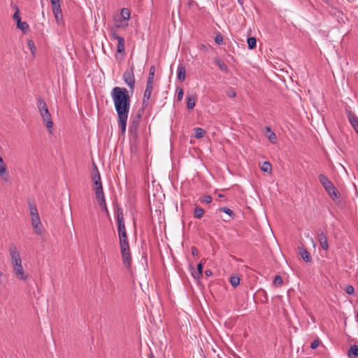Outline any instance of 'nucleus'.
<instances>
[{
    "label": "nucleus",
    "instance_id": "f257e3e1",
    "mask_svg": "<svg viewBox=\"0 0 358 358\" xmlns=\"http://www.w3.org/2000/svg\"><path fill=\"white\" fill-rule=\"evenodd\" d=\"M110 95L117 112L121 135H124L131 102L129 91L125 87H115L112 90Z\"/></svg>",
    "mask_w": 358,
    "mask_h": 358
},
{
    "label": "nucleus",
    "instance_id": "f03ea898",
    "mask_svg": "<svg viewBox=\"0 0 358 358\" xmlns=\"http://www.w3.org/2000/svg\"><path fill=\"white\" fill-rule=\"evenodd\" d=\"M37 108L41 114V116L42 117L43 121L45 122L46 127L50 131L53 127L51 115L49 112L46 103L41 97L37 98Z\"/></svg>",
    "mask_w": 358,
    "mask_h": 358
},
{
    "label": "nucleus",
    "instance_id": "7ed1b4c3",
    "mask_svg": "<svg viewBox=\"0 0 358 358\" xmlns=\"http://www.w3.org/2000/svg\"><path fill=\"white\" fill-rule=\"evenodd\" d=\"M318 179L327 192L333 200L338 199L341 194L332 182L324 174H320Z\"/></svg>",
    "mask_w": 358,
    "mask_h": 358
},
{
    "label": "nucleus",
    "instance_id": "20e7f679",
    "mask_svg": "<svg viewBox=\"0 0 358 358\" xmlns=\"http://www.w3.org/2000/svg\"><path fill=\"white\" fill-rule=\"evenodd\" d=\"M141 119V113H137L134 117L131 118L129 126V136L131 142L136 143L138 141V128Z\"/></svg>",
    "mask_w": 358,
    "mask_h": 358
},
{
    "label": "nucleus",
    "instance_id": "39448f33",
    "mask_svg": "<svg viewBox=\"0 0 358 358\" xmlns=\"http://www.w3.org/2000/svg\"><path fill=\"white\" fill-rule=\"evenodd\" d=\"M120 245L122 262L127 268H129L131 264V257L129 241H125L124 239L123 241H120Z\"/></svg>",
    "mask_w": 358,
    "mask_h": 358
},
{
    "label": "nucleus",
    "instance_id": "423d86ee",
    "mask_svg": "<svg viewBox=\"0 0 358 358\" xmlns=\"http://www.w3.org/2000/svg\"><path fill=\"white\" fill-rule=\"evenodd\" d=\"M122 78L124 82L128 85L130 92L133 93L136 83L134 66H132L130 69L124 71Z\"/></svg>",
    "mask_w": 358,
    "mask_h": 358
},
{
    "label": "nucleus",
    "instance_id": "0eeeda50",
    "mask_svg": "<svg viewBox=\"0 0 358 358\" xmlns=\"http://www.w3.org/2000/svg\"><path fill=\"white\" fill-rule=\"evenodd\" d=\"M9 254L10 256L12 266H16L22 264V259L17 246L12 243L9 245Z\"/></svg>",
    "mask_w": 358,
    "mask_h": 358
},
{
    "label": "nucleus",
    "instance_id": "6e6552de",
    "mask_svg": "<svg viewBox=\"0 0 358 358\" xmlns=\"http://www.w3.org/2000/svg\"><path fill=\"white\" fill-rule=\"evenodd\" d=\"M110 34L113 39L117 41V52L124 54L125 52L124 38L118 36L115 29H111Z\"/></svg>",
    "mask_w": 358,
    "mask_h": 358
},
{
    "label": "nucleus",
    "instance_id": "1a4fd4ad",
    "mask_svg": "<svg viewBox=\"0 0 358 358\" xmlns=\"http://www.w3.org/2000/svg\"><path fill=\"white\" fill-rule=\"evenodd\" d=\"M52 12L55 15V20L57 23L59 22L61 20H62V11L60 5V0H50Z\"/></svg>",
    "mask_w": 358,
    "mask_h": 358
},
{
    "label": "nucleus",
    "instance_id": "9d476101",
    "mask_svg": "<svg viewBox=\"0 0 358 358\" xmlns=\"http://www.w3.org/2000/svg\"><path fill=\"white\" fill-rule=\"evenodd\" d=\"M316 234L317 236L318 242L321 248L324 250L327 251L329 249V244L327 234L320 229L317 230Z\"/></svg>",
    "mask_w": 358,
    "mask_h": 358
},
{
    "label": "nucleus",
    "instance_id": "9b49d317",
    "mask_svg": "<svg viewBox=\"0 0 358 358\" xmlns=\"http://www.w3.org/2000/svg\"><path fill=\"white\" fill-rule=\"evenodd\" d=\"M130 18V10L127 8H124L121 10V17L116 21L115 27L120 28L123 27L122 22L129 20Z\"/></svg>",
    "mask_w": 358,
    "mask_h": 358
},
{
    "label": "nucleus",
    "instance_id": "f8f14e48",
    "mask_svg": "<svg viewBox=\"0 0 358 358\" xmlns=\"http://www.w3.org/2000/svg\"><path fill=\"white\" fill-rule=\"evenodd\" d=\"M153 90V83H146V88L145 90L144 94H143V108H146L148 106L147 101L150 99L152 92Z\"/></svg>",
    "mask_w": 358,
    "mask_h": 358
},
{
    "label": "nucleus",
    "instance_id": "ddd939ff",
    "mask_svg": "<svg viewBox=\"0 0 358 358\" xmlns=\"http://www.w3.org/2000/svg\"><path fill=\"white\" fill-rule=\"evenodd\" d=\"M31 225L34 229V232L38 235H41L43 233V225L41 222L39 215L31 217Z\"/></svg>",
    "mask_w": 358,
    "mask_h": 358
},
{
    "label": "nucleus",
    "instance_id": "4468645a",
    "mask_svg": "<svg viewBox=\"0 0 358 358\" xmlns=\"http://www.w3.org/2000/svg\"><path fill=\"white\" fill-rule=\"evenodd\" d=\"M13 269L15 277L18 280H27L29 275L24 272L22 264L13 267Z\"/></svg>",
    "mask_w": 358,
    "mask_h": 358
},
{
    "label": "nucleus",
    "instance_id": "2eb2a0df",
    "mask_svg": "<svg viewBox=\"0 0 358 358\" xmlns=\"http://www.w3.org/2000/svg\"><path fill=\"white\" fill-rule=\"evenodd\" d=\"M217 210L219 212L224 213L225 214L227 215V217H221L222 220L224 222H229L235 217V213H234V211L227 207L220 208Z\"/></svg>",
    "mask_w": 358,
    "mask_h": 358
},
{
    "label": "nucleus",
    "instance_id": "dca6fc26",
    "mask_svg": "<svg viewBox=\"0 0 358 358\" xmlns=\"http://www.w3.org/2000/svg\"><path fill=\"white\" fill-rule=\"evenodd\" d=\"M298 249L301 258L306 263H310L312 262L311 255L305 247L300 246Z\"/></svg>",
    "mask_w": 358,
    "mask_h": 358
},
{
    "label": "nucleus",
    "instance_id": "f3484780",
    "mask_svg": "<svg viewBox=\"0 0 358 358\" xmlns=\"http://www.w3.org/2000/svg\"><path fill=\"white\" fill-rule=\"evenodd\" d=\"M347 115H348V120H349L350 123L351 124L352 127L354 129L355 127H358V118L355 115V114L350 110H348Z\"/></svg>",
    "mask_w": 358,
    "mask_h": 358
},
{
    "label": "nucleus",
    "instance_id": "a211bd4d",
    "mask_svg": "<svg viewBox=\"0 0 358 358\" xmlns=\"http://www.w3.org/2000/svg\"><path fill=\"white\" fill-rule=\"evenodd\" d=\"M177 78L180 82H183L186 78V69L182 64H180L177 69Z\"/></svg>",
    "mask_w": 358,
    "mask_h": 358
},
{
    "label": "nucleus",
    "instance_id": "6ab92c4d",
    "mask_svg": "<svg viewBox=\"0 0 358 358\" xmlns=\"http://www.w3.org/2000/svg\"><path fill=\"white\" fill-rule=\"evenodd\" d=\"M0 176L1 178L7 182L9 178V174L6 169V165L3 161V163H0Z\"/></svg>",
    "mask_w": 358,
    "mask_h": 358
},
{
    "label": "nucleus",
    "instance_id": "aec40b11",
    "mask_svg": "<svg viewBox=\"0 0 358 358\" xmlns=\"http://www.w3.org/2000/svg\"><path fill=\"white\" fill-rule=\"evenodd\" d=\"M115 213L116 215V218H117V223L124 222L123 210H122V208L120 206H117L115 208Z\"/></svg>",
    "mask_w": 358,
    "mask_h": 358
},
{
    "label": "nucleus",
    "instance_id": "412c9836",
    "mask_svg": "<svg viewBox=\"0 0 358 358\" xmlns=\"http://www.w3.org/2000/svg\"><path fill=\"white\" fill-rule=\"evenodd\" d=\"M266 131L267 133L266 136L269 141L273 144L275 143L277 140L275 134L268 127H266Z\"/></svg>",
    "mask_w": 358,
    "mask_h": 358
},
{
    "label": "nucleus",
    "instance_id": "4be33fe9",
    "mask_svg": "<svg viewBox=\"0 0 358 358\" xmlns=\"http://www.w3.org/2000/svg\"><path fill=\"white\" fill-rule=\"evenodd\" d=\"M203 261H204V259H203L201 262H203ZM202 273H203V263L200 262L197 265V271H195L194 270V271L192 273V275L194 277V278L199 279L202 276Z\"/></svg>",
    "mask_w": 358,
    "mask_h": 358
},
{
    "label": "nucleus",
    "instance_id": "5701e85b",
    "mask_svg": "<svg viewBox=\"0 0 358 358\" xmlns=\"http://www.w3.org/2000/svg\"><path fill=\"white\" fill-rule=\"evenodd\" d=\"M348 358H357L358 356V346L356 345H351L348 352Z\"/></svg>",
    "mask_w": 358,
    "mask_h": 358
},
{
    "label": "nucleus",
    "instance_id": "b1692460",
    "mask_svg": "<svg viewBox=\"0 0 358 358\" xmlns=\"http://www.w3.org/2000/svg\"><path fill=\"white\" fill-rule=\"evenodd\" d=\"M196 96L189 95L187 98V107L189 110L193 109L195 106Z\"/></svg>",
    "mask_w": 358,
    "mask_h": 358
},
{
    "label": "nucleus",
    "instance_id": "393cba45",
    "mask_svg": "<svg viewBox=\"0 0 358 358\" xmlns=\"http://www.w3.org/2000/svg\"><path fill=\"white\" fill-rule=\"evenodd\" d=\"M204 213L205 210L202 208L198 206H196L194 207L193 215L195 218L201 219V217H203Z\"/></svg>",
    "mask_w": 358,
    "mask_h": 358
},
{
    "label": "nucleus",
    "instance_id": "a878e982",
    "mask_svg": "<svg viewBox=\"0 0 358 358\" xmlns=\"http://www.w3.org/2000/svg\"><path fill=\"white\" fill-rule=\"evenodd\" d=\"M215 63L220 69L222 71H224L225 73L228 71V67L227 64L222 59L216 58L215 59Z\"/></svg>",
    "mask_w": 358,
    "mask_h": 358
},
{
    "label": "nucleus",
    "instance_id": "bb28decb",
    "mask_svg": "<svg viewBox=\"0 0 358 358\" xmlns=\"http://www.w3.org/2000/svg\"><path fill=\"white\" fill-rule=\"evenodd\" d=\"M28 204H29V213H30L31 217L39 215L36 206L35 205V203H34L31 201H29Z\"/></svg>",
    "mask_w": 358,
    "mask_h": 358
},
{
    "label": "nucleus",
    "instance_id": "cd10ccee",
    "mask_svg": "<svg viewBox=\"0 0 358 358\" xmlns=\"http://www.w3.org/2000/svg\"><path fill=\"white\" fill-rule=\"evenodd\" d=\"M194 136L197 139L203 137L204 134H206V131L202 128L200 127H195L194 129Z\"/></svg>",
    "mask_w": 358,
    "mask_h": 358
},
{
    "label": "nucleus",
    "instance_id": "c85d7f7f",
    "mask_svg": "<svg viewBox=\"0 0 358 358\" xmlns=\"http://www.w3.org/2000/svg\"><path fill=\"white\" fill-rule=\"evenodd\" d=\"M92 181L101 180V176H100V173L99 172L98 168L94 164V167H93V170H92Z\"/></svg>",
    "mask_w": 358,
    "mask_h": 358
},
{
    "label": "nucleus",
    "instance_id": "c756f323",
    "mask_svg": "<svg viewBox=\"0 0 358 358\" xmlns=\"http://www.w3.org/2000/svg\"><path fill=\"white\" fill-rule=\"evenodd\" d=\"M155 73V65H152L150 68L149 75H148V78L147 80V83H149V84L153 83Z\"/></svg>",
    "mask_w": 358,
    "mask_h": 358
},
{
    "label": "nucleus",
    "instance_id": "7c9ffc66",
    "mask_svg": "<svg viewBox=\"0 0 358 358\" xmlns=\"http://www.w3.org/2000/svg\"><path fill=\"white\" fill-rule=\"evenodd\" d=\"M229 282L234 287H237L240 283V278L237 275H232L229 278Z\"/></svg>",
    "mask_w": 358,
    "mask_h": 358
},
{
    "label": "nucleus",
    "instance_id": "2f4dec72",
    "mask_svg": "<svg viewBox=\"0 0 358 358\" xmlns=\"http://www.w3.org/2000/svg\"><path fill=\"white\" fill-rule=\"evenodd\" d=\"M247 43L248 48L252 50L256 47L257 39L255 37H249L247 39Z\"/></svg>",
    "mask_w": 358,
    "mask_h": 358
},
{
    "label": "nucleus",
    "instance_id": "473e14b6",
    "mask_svg": "<svg viewBox=\"0 0 358 358\" xmlns=\"http://www.w3.org/2000/svg\"><path fill=\"white\" fill-rule=\"evenodd\" d=\"M261 170L266 173H270L272 170L271 163L269 162H264L261 166Z\"/></svg>",
    "mask_w": 358,
    "mask_h": 358
},
{
    "label": "nucleus",
    "instance_id": "72a5a7b5",
    "mask_svg": "<svg viewBox=\"0 0 358 358\" xmlns=\"http://www.w3.org/2000/svg\"><path fill=\"white\" fill-rule=\"evenodd\" d=\"M17 28L22 30L24 33L27 32L29 29V25L26 22H18Z\"/></svg>",
    "mask_w": 358,
    "mask_h": 358
},
{
    "label": "nucleus",
    "instance_id": "f704fd0d",
    "mask_svg": "<svg viewBox=\"0 0 358 358\" xmlns=\"http://www.w3.org/2000/svg\"><path fill=\"white\" fill-rule=\"evenodd\" d=\"M14 8H15V12L14 13L13 15V19L16 22L17 24L18 22L21 21V17L20 16V10L17 6H15Z\"/></svg>",
    "mask_w": 358,
    "mask_h": 358
},
{
    "label": "nucleus",
    "instance_id": "c9c22d12",
    "mask_svg": "<svg viewBox=\"0 0 358 358\" xmlns=\"http://www.w3.org/2000/svg\"><path fill=\"white\" fill-rule=\"evenodd\" d=\"M273 283L275 285L281 286L283 283L282 278H281V276L280 275H277L275 276Z\"/></svg>",
    "mask_w": 358,
    "mask_h": 358
},
{
    "label": "nucleus",
    "instance_id": "e433bc0d",
    "mask_svg": "<svg viewBox=\"0 0 358 358\" xmlns=\"http://www.w3.org/2000/svg\"><path fill=\"white\" fill-rule=\"evenodd\" d=\"M99 205L100 208H101V210L103 211H104L106 213L107 215H109V212H108L107 206H106V200L105 199H102V201H101L99 203Z\"/></svg>",
    "mask_w": 358,
    "mask_h": 358
},
{
    "label": "nucleus",
    "instance_id": "4c0bfd02",
    "mask_svg": "<svg viewBox=\"0 0 358 358\" xmlns=\"http://www.w3.org/2000/svg\"><path fill=\"white\" fill-rule=\"evenodd\" d=\"M212 201V197L210 195H206L200 199L202 203H210Z\"/></svg>",
    "mask_w": 358,
    "mask_h": 358
},
{
    "label": "nucleus",
    "instance_id": "58836bf2",
    "mask_svg": "<svg viewBox=\"0 0 358 358\" xmlns=\"http://www.w3.org/2000/svg\"><path fill=\"white\" fill-rule=\"evenodd\" d=\"M117 231L118 234L127 232L124 222L117 223Z\"/></svg>",
    "mask_w": 358,
    "mask_h": 358
},
{
    "label": "nucleus",
    "instance_id": "ea45409f",
    "mask_svg": "<svg viewBox=\"0 0 358 358\" xmlns=\"http://www.w3.org/2000/svg\"><path fill=\"white\" fill-rule=\"evenodd\" d=\"M215 41L217 44L220 45L223 42V37L221 34H217L215 37Z\"/></svg>",
    "mask_w": 358,
    "mask_h": 358
},
{
    "label": "nucleus",
    "instance_id": "a19ab883",
    "mask_svg": "<svg viewBox=\"0 0 358 358\" xmlns=\"http://www.w3.org/2000/svg\"><path fill=\"white\" fill-rule=\"evenodd\" d=\"M345 290V292L350 295H352L355 293V288L352 285L346 286Z\"/></svg>",
    "mask_w": 358,
    "mask_h": 358
},
{
    "label": "nucleus",
    "instance_id": "79ce46f5",
    "mask_svg": "<svg viewBox=\"0 0 358 358\" xmlns=\"http://www.w3.org/2000/svg\"><path fill=\"white\" fill-rule=\"evenodd\" d=\"M227 95L229 97V98H234L236 96V92L234 91V90L233 88H229L227 90Z\"/></svg>",
    "mask_w": 358,
    "mask_h": 358
},
{
    "label": "nucleus",
    "instance_id": "37998d69",
    "mask_svg": "<svg viewBox=\"0 0 358 358\" xmlns=\"http://www.w3.org/2000/svg\"><path fill=\"white\" fill-rule=\"evenodd\" d=\"M177 92H178V94H177V99L178 101H181L182 99V97H183V90L182 88H177Z\"/></svg>",
    "mask_w": 358,
    "mask_h": 358
},
{
    "label": "nucleus",
    "instance_id": "c03bdc74",
    "mask_svg": "<svg viewBox=\"0 0 358 358\" xmlns=\"http://www.w3.org/2000/svg\"><path fill=\"white\" fill-rule=\"evenodd\" d=\"M319 344H320V341H319V339H315V340H314V341L311 343V344H310V348H311L313 350H315V349H316V348L318 347Z\"/></svg>",
    "mask_w": 358,
    "mask_h": 358
},
{
    "label": "nucleus",
    "instance_id": "a18cd8bd",
    "mask_svg": "<svg viewBox=\"0 0 358 358\" xmlns=\"http://www.w3.org/2000/svg\"><path fill=\"white\" fill-rule=\"evenodd\" d=\"M95 194H101L102 195L103 190L102 185H99L98 187H96L94 189Z\"/></svg>",
    "mask_w": 358,
    "mask_h": 358
},
{
    "label": "nucleus",
    "instance_id": "49530a36",
    "mask_svg": "<svg viewBox=\"0 0 358 358\" xmlns=\"http://www.w3.org/2000/svg\"><path fill=\"white\" fill-rule=\"evenodd\" d=\"M118 235H119V240L120 241H123L124 239L125 241H128V237H127V232L121 233V234H119Z\"/></svg>",
    "mask_w": 358,
    "mask_h": 358
},
{
    "label": "nucleus",
    "instance_id": "de8ad7c7",
    "mask_svg": "<svg viewBox=\"0 0 358 358\" xmlns=\"http://www.w3.org/2000/svg\"><path fill=\"white\" fill-rule=\"evenodd\" d=\"M96 199L99 203L102 199H105L104 193L103 192L102 195L101 194H96Z\"/></svg>",
    "mask_w": 358,
    "mask_h": 358
},
{
    "label": "nucleus",
    "instance_id": "09e8293b",
    "mask_svg": "<svg viewBox=\"0 0 358 358\" xmlns=\"http://www.w3.org/2000/svg\"><path fill=\"white\" fill-rule=\"evenodd\" d=\"M28 44L30 48V50H31L32 52H34V50H36L35 46H34V43L31 40H30V41H29Z\"/></svg>",
    "mask_w": 358,
    "mask_h": 358
},
{
    "label": "nucleus",
    "instance_id": "8fccbe9b",
    "mask_svg": "<svg viewBox=\"0 0 358 358\" xmlns=\"http://www.w3.org/2000/svg\"><path fill=\"white\" fill-rule=\"evenodd\" d=\"M191 252H192V255L193 256L197 255H198V253H199L198 250H197V249H196V248H195V247H192V248Z\"/></svg>",
    "mask_w": 358,
    "mask_h": 358
},
{
    "label": "nucleus",
    "instance_id": "3c124183",
    "mask_svg": "<svg viewBox=\"0 0 358 358\" xmlns=\"http://www.w3.org/2000/svg\"><path fill=\"white\" fill-rule=\"evenodd\" d=\"M94 182V185H95V187H98L99 185H102V183H101V180H96V181H93Z\"/></svg>",
    "mask_w": 358,
    "mask_h": 358
},
{
    "label": "nucleus",
    "instance_id": "603ef678",
    "mask_svg": "<svg viewBox=\"0 0 358 358\" xmlns=\"http://www.w3.org/2000/svg\"><path fill=\"white\" fill-rule=\"evenodd\" d=\"M213 273L212 271L210 270V269H207L205 271V275L207 276V277H209L210 275H212Z\"/></svg>",
    "mask_w": 358,
    "mask_h": 358
},
{
    "label": "nucleus",
    "instance_id": "864d4df0",
    "mask_svg": "<svg viewBox=\"0 0 358 358\" xmlns=\"http://www.w3.org/2000/svg\"><path fill=\"white\" fill-rule=\"evenodd\" d=\"M238 3L240 5L243 6V3H244V0H238Z\"/></svg>",
    "mask_w": 358,
    "mask_h": 358
},
{
    "label": "nucleus",
    "instance_id": "5fc2aeb1",
    "mask_svg": "<svg viewBox=\"0 0 358 358\" xmlns=\"http://www.w3.org/2000/svg\"><path fill=\"white\" fill-rule=\"evenodd\" d=\"M193 2H194L193 0H189V2L188 3L189 6H191Z\"/></svg>",
    "mask_w": 358,
    "mask_h": 358
},
{
    "label": "nucleus",
    "instance_id": "6e6d98bb",
    "mask_svg": "<svg viewBox=\"0 0 358 358\" xmlns=\"http://www.w3.org/2000/svg\"><path fill=\"white\" fill-rule=\"evenodd\" d=\"M3 159L2 157L0 155V163H3Z\"/></svg>",
    "mask_w": 358,
    "mask_h": 358
},
{
    "label": "nucleus",
    "instance_id": "4d7b16f0",
    "mask_svg": "<svg viewBox=\"0 0 358 358\" xmlns=\"http://www.w3.org/2000/svg\"><path fill=\"white\" fill-rule=\"evenodd\" d=\"M201 48L204 49V48H206V46H205L204 45L201 44Z\"/></svg>",
    "mask_w": 358,
    "mask_h": 358
},
{
    "label": "nucleus",
    "instance_id": "13d9d810",
    "mask_svg": "<svg viewBox=\"0 0 358 358\" xmlns=\"http://www.w3.org/2000/svg\"><path fill=\"white\" fill-rule=\"evenodd\" d=\"M357 322H358V312H357Z\"/></svg>",
    "mask_w": 358,
    "mask_h": 358
},
{
    "label": "nucleus",
    "instance_id": "bf43d9fd",
    "mask_svg": "<svg viewBox=\"0 0 358 358\" xmlns=\"http://www.w3.org/2000/svg\"><path fill=\"white\" fill-rule=\"evenodd\" d=\"M152 358H154V357H152Z\"/></svg>",
    "mask_w": 358,
    "mask_h": 358
},
{
    "label": "nucleus",
    "instance_id": "052dcab7",
    "mask_svg": "<svg viewBox=\"0 0 358 358\" xmlns=\"http://www.w3.org/2000/svg\"><path fill=\"white\" fill-rule=\"evenodd\" d=\"M152 358H154V357H152Z\"/></svg>",
    "mask_w": 358,
    "mask_h": 358
},
{
    "label": "nucleus",
    "instance_id": "680f3d73",
    "mask_svg": "<svg viewBox=\"0 0 358 358\" xmlns=\"http://www.w3.org/2000/svg\"><path fill=\"white\" fill-rule=\"evenodd\" d=\"M152 358H154V357H152Z\"/></svg>",
    "mask_w": 358,
    "mask_h": 358
}]
</instances>
